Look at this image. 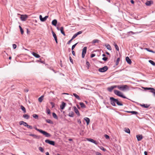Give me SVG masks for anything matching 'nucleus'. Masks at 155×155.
I'll use <instances>...</instances> for the list:
<instances>
[{"instance_id": "f257e3e1", "label": "nucleus", "mask_w": 155, "mask_h": 155, "mask_svg": "<svg viewBox=\"0 0 155 155\" xmlns=\"http://www.w3.org/2000/svg\"><path fill=\"white\" fill-rule=\"evenodd\" d=\"M110 103L112 106H115V103L119 106H122L123 105V104L119 102L117 99H115L113 97H110Z\"/></svg>"}, {"instance_id": "f03ea898", "label": "nucleus", "mask_w": 155, "mask_h": 155, "mask_svg": "<svg viewBox=\"0 0 155 155\" xmlns=\"http://www.w3.org/2000/svg\"><path fill=\"white\" fill-rule=\"evenodd\" d=\"M114 92L115 94L119 97L124 98H127V97L123 95V94L119 91L116 90H114Z\"/></svg>"}, {"instance_id": "7ed1b4c3", "label": "nucleus", "mask_w": 155, "mask_h": 155, "mask_svg": "<svg viewBox=\"0 0 155 155\" xmlns=\"http://www.w3.org/2000/svg\"><path fill=\"white\" fill-rule=\"evenodd\" d=\"M118 89L123 91H126L128 89V86L127 85H119L118 87Z\"/></svg>"}, {"instance_id": "20e7f679", "label": "nucleus", "mask_w": 155, "mask_h": 155, "mask_svg": "<svg viewBox=\"0 0 155 155\" xmlns=\"http://www.w3.org/2000/svg\"><path fill=\"white\" fill-rule=\"evenodd\" d=\"M108 69V67L106 66L103 68L99 69L98 71L101 72H104L106 71Z\"/></svg>"}, {"instance_id": "39448f33", "label": "nucleus", "mask_w": 155, "mask_h": 155, "mask_svg": "<svg viewBox=\"0 0 155 155\" xmlns=\"http://www.w3.org/2000/svg\"><path fill=\"white\" fill-rule=\"evenodd\" d=\"M40 133L43 134L46 137H49L51 136V135L50 134L42 130H41Z\"/></svg>"}, {"instance_id": "423d86ee", "label": "nucleus", "mask_w": 155, "mask_h": 155, "mask_svg": "<svg viewBox=\"0 0 155 155\" xmlns=\"http://www.w3.org/2000/svg\"><path fill=\"white\" fill-rule=\"evenodd\" d=\"M87 47H84L83 48L82 50V58H84L85 54L87 51Z\"/></svg>"}, {"instance_id": "0eeeda50", "label": "nucleus", "mask_w": 155, "mask_h": 155, "mask_svg": "<svg viewBox=\"0 0 155 155\" xmlns=\"http://www.w3.org/2000/svg\"><path fill=\"white\" fill-rule=\"evenodd\" d=\"M45 142L53 146L55 145V142L53 141L47 139L45 140Z\"/></svg>"}, {"instance_id": "6e6552de", "label": "nucleus", "mask_w": 155, "mask_h": 155, "mask_svg": "<svg viewBox=\"0 0 155 155\" xmlns=\"http://www.w3.org/2000/svg\"><path fill=\"white\" fill-rule=\"evenodd\" d=\"M48 16H46L44 18H43L41 15H39V18L40 21H41L43 22L45 21L48 18Z\"/></svg>"}, {"instance_id": "1a4fd4ad", "label": "nucleus", "mask_w": 155, "mask_h": 155, "mask_svg": "<svg viewBox=\"0 0 155 155\" xmlns=\"http://www.w3.org/2000/svg\"><path fill=\"white\" fill-rule=\"evenodd\" d=\"M29 135L30 136L33 137L34 138L36 139H39L41 138L40 136L34 134H29Z\"/></svg>"}, {"instance_id": "9d476101", "label": "nucleus", "mask_w": 155, "mask_h": 155, "mask_svg": "<svg viewBox=\"0 0 155 155\" xmlns=\"http://www.w3.org/2000/svg\"><path fill=\"white\" fill-rule=\"evenodd\" d=\"M66 105V104L64 102H62L61 104L60 105V108L63 110L65 107Z\"/></svg>"}, {"instance_id": "9b49d317", "label": "nucleus", "mask_w": 155, "mask_h": 155, "mask_svg": "<svg viewBox=\"0 0 155 155\" xmlns=\"http://www.w3.org/2000/svg\"><path fill=\"white\" fill-rule=\"evenodd\" d=\"M87 140L93 143H94V144H97V142L94 140L93 139H91V138H87Z\"/></svg>"}, {"instance_id": "f8f14e48", "label": "nucleus", "mask_w": 155, "mask_h": 155, "mask_svg": "<svg viewBox=\"0 0 155 155\" xmlns=\"http://www.w3.org/2000/svg\"><path fill=\"white\" fill-rule=\"evenodd\" d=\"M27 16L26 15H21L20 18L21 20L24 21L26 20L27 18Z\"/></svg>"}, {"instance_id": "ddd939ff", "label": "nucleus", "mask_w": 155, "mask_h": 155, "mask_svg": "<svg viewBox=\"0 0 155 155\" xmlns=\"http://www.w3.org/2000/svg\"><path fill=\"white\" fill-rule=\"evenodd\" d=\"M138 141H140L143 138V136L141 135H138L136 136Z\"/></svg>"}, {"instance_id": "4468645a", "label": "nucleus", "mask_w": 155, "mask_h": 155, "mask_svg": "<svg viewBox=\"0 0 155 155\" xmlns=\"http://www.w3.org/2000/svg\"><path fill=\"white\" fill-rule=\"evenodd\" d=\"M74 110L75 112L79 116L80 115V113L76 107L74 106Z\"/></svg>"}, {"instance_id": "2eb2a0df", "label": "nucleus", "mask_w": 155, "mask_h": 155, "mask_svg": "<svg viewBox=\"0 0 155 155\" xmlns=\"http://www.w3.org/2000/svg\"><path fill=\"white\" fill-rule=\"evenodd\" d=\"M153 4V2L152 1H147L145 3V5L147 6H150Z\"/></svg>"}, {"instance_id": "dca6fc26", "label": "nucleus", "mask_w": 155, "mask_h": 155, "mask_svg": "<svg viewBox=\"0 0 155 155\" xmlns=\"http://www.w3.org/2000/svg\"><path fill=\"white\" fill-rule=\"evenodd\" d=\"M20 125H23L25 127H27L28 124L27 123L24 122L23 121H21L19 122Z\"/></svg>"}, {"instance_id": "f3484780", "label": "nucleus", "mask_w": 155, "mask_h": 155, "mask_svg": "<svg viewBox=\"0 0 155 155\" xmlns=\"http://www.w3.org/2000/svg\"><path fill=\"white\" fill-rule=\"evenodd\" d=\"M126 112L129 113H131L132 114H138V113L136 111H126Z\"/></svg>"}, {"instance_id": "a211bd4d", "label": "nucleus", "mask_w": 155, "mask_h": 155, "mask_svg": "<svg viewBox=\"0 0 155 155\" xmlns=\"http://www.w3.org/2000/svg\"><path fill=\"white\" fill-rule=\"evenodd\" d=\"M57 23V21L56 19H54L52 21V24L55 26H56Z\"/></svg>"}, {"instance_id": "6ab92c4d", "label": "nucleus", "mask_w": 155, "mask_h": 155, "mask_svg": "<svg viewBox=\"0 0 155 155\" xmlns=\"http://www.w3.org/2000/svg\"><path fill=\"white\" fill-rule=\"evenodd\" d=\"M126 60L128 64H130L131 63V61L128 57H127L126 58Z\"/></svg>"}, {"instance_id": "aec40b11", "label": "nucleus", "mask_w": 155, "mask_h": 155, "mask_svg": "<svg viewBox=\"0 0 155 155\" xmlns=\"http://www.w3.org/2000/svg\"><path fill=\"white\" fill-rule=\"evenodd\" d=\"M82 33V31H78V32H77V33L74 34L73 36L75 38L78 35L81 34Z\"/></svg>"}, {"instance_id": "412c9836", "label": "nucleus", "mask_w": 155, "mask_h": 155, "mask_svg": "<svg viewBox=\"0 0 155 155\" xmlns=\"http://www.w3.org/2000/svg\"><path fill=\"white\" fill-rule=\"evenodd\" d=\"M32 54L34 56H35V57H36V58H38L40 57V55L38 54H37L36 53H35L34 52H32Z\"/></svg>"}, {"instance_id": "4be33fe9", "label": "nucleus", "mask_w": 155, "mask_h": 155, "mask_svg": "<svg viewBox=\"0 0 155 155\" xmlns=\"http://www.w3.org/2000/svg\"><path fill=\"white\" fill-rule=\"evenodd\" d=\"M144 89L145 90H150L151 91V92L155 91V89L151 87H144Z\"/></svg>"}, {"instance_id": "5701e85b", "label": "nucleus", "mask_w": 155, "mask_h": 155, "mask_svg": "<svg viewBox=\"0 0 155 155\" xmlns=\"http://www.w3.org/2000/svg\"><path fill=\"white\" fill-rule=\"evenodd\" d=\"M60 30L61 33L64 35L65 36V34L64 31V28L63 27H61Z\"/></svg>"}, {"instance_id": "b1692460", "label": "nucleus", "mask_w": 155, "mask_h": 155, "mask_svg": "<svg viewBox=\"0 0 155 155\" xmlns=\"http://www.w3.org/2000/svg\"><path fill=\"white\" fill-rule=\"evenodd\" d=\"M84 120L86 122L87 125H88L90 121V119L88 117H85L84 118Z\"/></svg>"}, {"instance_id": "393cba45", "label": "nucleus", "mask_w": 155, "mask_h": 155, "mask_svg": "<svg viewBox=\"0 0 155 155\" xmlns=\"http://www.w3.org/2000/svg\"><path fill=\"white\" fill-rule=\"evenodd\" d=\"M140 105L141 106L143 107L144 108H147L148 107L150 106L149 105H147V104H141Z\"/></svg>"}, {"instance_id": "a878e982", "label": "nucleus", "mask_w": 155, "mask_h": 155, "mask_svg": "<svg viewBox=\"0 0 155 155\" xmlns=\"http://www.w3.org/2000/svg\"><path fill=\"white\" fill-rule=\"evenodd\" d=\"M73 95L78 100H80L81 99L79 97V96L75 93H73Z\"/></svg>"}, {"instance_id": "bb28decb", "label": "nucleus", "mask_w": 155, "mask_h": 155, "mask_svg": "<svg viewBox=\"0 0 155 155\" xmlns=\"http://www.w3.org/2000/svg\"><path fill=\"white\" fill-rule=\"evenodd\" d=\"M105 46L107 49L109 50H111V48L110 45L109 44H107L105 45Z\"/></svg>"}, {"instance_id": "cd10ccee", "label": "nucleus", "mask_w": 155, "mask_h": 155, "mask_svg": "<svg viewBox=\"0 0 155 155\" xmlns=\"http://www.w3.org/2000/svg\"><path fill=\"white\" fill-rule=\"evenodd\" d=\"M44 96L43 95L41 96L38 98V100L39 102H41L42 101L43 99V97H44Z\"/></svg>"}, {"instance_id": "c85d7f7f", "label": "nucleus", "mask_w": 155, "mask_h": 155, "mask_svg": "<svg viewBox=\"0 0 155 155\" xmlns=\"http://www.w3.org/2000/svg\"><path fill=\"white\" fill-rule=\"evenodd\" d=\"M113 89H114V88H113L112 86H111L109 87H108L107 88V90L109 91L110 92H111Z\"/></svg>"}, {"instance_id": "c756f323", "label": "nucleus", "mask_w": 155, "mask_h": 155, "mask_svg": "<svg viewBox=\"0 0 155 155\" xmlns=\"http://www.w3.org/2000/svg\"><path fill=\"white\" fill-rule=\"evenodd\" d=\"M114 45L116 48V49L118 51H119V48L115 42L114 43Z\"/></svg>"}, {"instance_id": "7c9ffc66", "label": "nucleus", "mask_w": 155, "mask_h": 155, "mask_svg": "<svg viewBox=\"0 0 155 155\" xmlns=\"http://www.w3.org/2000/svg\"><path fill=\"white\" fill-rule=\"evenodd\" d=\"M23 117L25 118L28 119L29 117V116L28 114H25L23 115Z\"/></svg>"}, {"instance_id": "2f4dec72", "label": "nucleus", "mask_w": 155, "mask_h": 155, "mask_svg": "<svg viewBox=\"0 0 155 155\" xmlns=\"http://www.w3.org/2000/svg\"><path fill=\"white\" fill-rule=\"evenodd\" d=\"M46 122L49 124H53V122L50 119H46L45 120Z\"/></svg>"}, {"instance_id": "473e14b6", "label": "nucleus", "mask_w": 155, "mask_h": 155, "mask_svg": "<svg viewBox=\"0 0 155 155\" xmlns=\"http://www.w3.org/2000/svg\"><path fill=\"white\" fill-rule=\"evenodd\" d=\"M124 131L127 133L129 134L130 133V130L128 128H125L124 129Z\"/></svg>"}, {"instance_id": "72a5a7b5", "label": "nucleus", "mask_w": 155, "mask_h": 155, "mask_svg": "<svg viewBox=\"0 0 155 155\" xmlns=\"http://www.w3.org/2000/svg\"><path fill=\"white\" fill-rule=\"evenodd\" d=\"M21 109L23 111L24 113H25L26 112V110L25 108L21 105Z\"/></svg>"}, {"instance_id": "f704fd0d", "label": "nucleus", "mask_w": 155, "mask_h": 155, "mask_svg": "<svg viewBox=\"0 0 155 155\" xmlns=\"http://www.w3.org/2000/svg\"><path fill=\"white\" fill-rule=\"evenodd\" d=\"M145 49L149 52H151L153 53H155V51H153L152 50H150V49L149 48H145Z\"/></svg>"}, {"instance_id": "c9c22d12", "label": "nucleus", "mask_w": 155, "mask_h": 155, "mask_svg": "<svg viewBox=\"0 0 155 155\" xmlns=\"http://www.w3.org/2000/svg\"><path fill=\"white\" fill-rule=\"evenodd\" d=\"M99 41L97 39H94V40L92 41V43L93 44H94L96 43H98L99 42Z\"/></svg>"}, {"instance_id": "e433bc0d", "label": "nucleus", "mask_w": 155, "mask_h": 155, "mask_svg": "<svg viewBox=\"0 0 155 155\" xmlns=\"http://www.w3.org/2000/svg\"><path fill=\"white\" fill-rule=\"evenodd\" d=\"M149 62L153 65L154 66H155V63L153 61L151 60H149Z\"/></svg>"}, {"instance_id": "4c0bfd02", "label": "nucleus", "mask_w": 155, "mask_h": 155, "mask_svg": "<svg viewBox=\"0 0 155 155\" xmlns=\"http://www.w3.org/2000/svg\"><path fill=\"white\" fill-rule=\"evenodd\" d=\"M80 105L81 107L82 108H85L86 107L85 104L82 102H81L80 103Z\"/></svg>"}, {"instance_id": "58836bf2", "label": "nucleus", "mask_w": 155, "mask_h": 155, "mask_svg": "<svg viewBox=\"0 0 155 155\" xmlns=\"http://www.w3.org/2000/svg\"><path fill=\"white\" fill-rule=\"evenodd\" d=\"M52 115H53V117L54 118H55L56 119H58V117L55 113H52Z\"/></svg>"}, {"instance_id": "ea45409f", "label": "nucleus", "mask_w": 155, "mask_h": 155, "mask_svg": "<svg viewBox=\"0 0 155 155\" xmlns=\"http://www.w3.org/2000/svg\"><path fill=\"white\" fill-rule=\"evenodd\" d=\"M74 113L73 112L70 113L68 114V116L71 117H74Z\"/></svg>"}, {"instance_id": "a19ab883", "label": "nucleus", "mask_w": 155, "mask_h": 155, "mask_svg": "<svg viewBox=\"0 0 155 155\" xmlns=\"http://www.w3.org/2000/svg\"><path fill=\"white\" fill-rule=\"evenodd\" d=\"M86 64L87 66V69H88L90 66V64L88 61H86Z\"/></svg>"}, {"instance_id": "79ce46f5", "label": "nucleus", "mask_w": 155, "mask_h": 155, "mask_svg": "<svg viewBox=\"0 0 155 155\" xmlns=\"http://www.w3.org/2000/svg\"><path fill=\"white\" fill-rule=\"evenodd\" d=\"M19 28L20 29V30L21 32V34H23L24 33V31L22 28L21 27V26L19 25Z\"/></svg>"}, {"instance_id": "37998d69", "label": "nucleus", "mask_w": 155, "mask_h": 155, "mask_svg": "<svg viewBox=\"0 0 155 155\" xmlns=\"http://www.w3.org/2000/svg\"><path fill=\"white\" fill-rule=\"evenodd\" d=\"M52 33L53 35V36L54 38V39H56L57 38L56 35V34L53 31H52Z\"/></svg>"}, {"instance_id": "c03bdc74", "label": "nucleus", "mask_w": 155, "mask_h": 155, "mask_svg": "<svg viewBox=\"0 0 155 155\" xmlns=\"http://www.w3.org/2000/svg\"><path fill=\"white\" fill-rule=\"evenodd\" d=\"M39 150L42 152H43L44 151V149L41 147H40L38 148Z\"/></svg>"}, {"instance_id": "a18cd8bd", "label": "nucleus", "mask_w": 155, "mask_h": 155, "mask_svg": "<svg viewBox=\"0 0 155 155\" xmlns=\"http://www.w3.org/2000/svg\"><path fill=\"white\" fill-rule=\"evenodd\" d=\"M32 116L35 119H37L38 118V115L36 114H33Z\"/></svg>"}, {"instance_id": "49530a36", "label": "nucleus", "mask_w": 155, "mask_h": 155, "mask_svg": "<svg viewBox=\"0 0 155 155\" xmlns=\"http://www.w3.org/2000/svg\"><path fill=\"white\" fill-rule=\"evenodd\" d=\"M120 58H118L117 59V61H116V65H117L118 64L119 62L120 61Z\"/></svg>"}, {"instance_id": "de8ad7c7", "label": "nucleus", "mask_w": 155, "mask_h": 155, "mask_svg": "<svg viewBox=\"0 0 155 155\" xmlns=\"http://www.w3.org/2000/svg\"><path fill=\"white\" fill-rule=\"evenodd\" d=\"M46 113L48 114H50V113H51L50 110L49 109H48V108H47V109H46Z\"/></svg>"}, {"instance_id": "09e8293b", "label": "nucleus", "mask_w": 155, "mask_h": 155, "mask_svg": "<svg viewBox=\"0 0 155 155\" xmlns=\"http://www.w3.org/2000/svg\"><path fill=\"white\" fill-rule=\"evenodd\" d=\"M77 44H78V43L75 44H74V45H73L72 46V48H71V50H73L74 49V48L77 45Z\"/></svg>"}, {"instance_id": "8fccbe9b", "label": "nucleus", "mask_w": 155, "mask_h": 155, "mask_svg": "<svg viewBox=\"0 0 155 155\" xmlns=\"http://www.w3.org/2000/svg\"><path fill=\"white\" fill-rule=\"evenodd\" d=\"M100 148L101 150H103L104 151H106V149L104 148V147L102 146H101Z\"/></svg>"}, {"instance_id": "3c124183", "label": "nucleus", "mask_w": 155, "mask_h": 155, "mask_svg": "<svg viewBox=\"0 0 155 155\" xmlns=\"http://www.w3.org/2000/svg\"><path fill=\"white\" fill-rule=\"evenodd\" d=\"M34 128L35 129V130H37V131H39V132H40V133L41 131V130H41V129H38L36 127H34Z\"/></svg>"}, {"instance_id": "603ef678", "label": "nucleus", "mask_w": 155, "mask_h": 155, "mask_svg": "<svg viewBox=\"0 0 155 155\" xmlns=\"http://www.w3.org/2000/svg\"><path fill=\"white\" fill-rule=\"evenodd\" d=\"M104 137L107 139H109L110 138L109 136L107 134H105Z\"/></svg>"}, {"instance_id": "864d4df0", "label": "nucleus", "mask_w": 155, "mask_h": 155, "mask_svg": "<svg viewBox=\"0 0 155 155\" xmlns=\"http://www.w3.org/2000/svg\"><path fill=\"white\" fill-rule=\"evenodd\" d=\"M50 103L51 104L52 106V108H53L54 107V103L53 102H51Z\"/></svg>"}, {"instance_id": "5fc2aeb1", "label": "nucleus", "mask_w": 155, "mask_h": 155, "mask_svg": "<svg viewBox=\"0 0 155 155\" xmlns=\"http://www.w3.org/2000/svg\"><path fill=\"white\" fill-rule=\"evenodd\" d=\"M27 127L28 128L30 129H32L33 128V127H32V126L29 125H28V126H27Z\"/></svg>"}, {"instance_id": "6e6d98bb", "label": "nucleus", "mask_w": 155, "mask_h": 155, "mask_svg": "<svg viewBox=\"0 0 155 155\" xmlns=\"http://www.w3.org/2000/svg\"><path fill=\"white\" fill-rule=\"evenodd\" d=\"M107 59L108 58L107 57H104L102 58V59L104 61H106L107 60Z\"/></svg>"}, {"instance_id": "4d7b16f0", "label": "nucleus", "mask_w": 155, "mask_h": 155, "mask_svg": "<svg viewBox=\"0 0 155 155\" xmlns=\"http://www.w3.org/2000/svg\"><path fill=\"white\" fill-rule=\"evenodd\" d=\"M69 60L70 62L72 64H73V62L71 56L69 57Z\"/></svg>"}, {"instance_id": "13d9d810", "label": "nucleus", "mask_w": 155, "mask_h": 155, "mask_svg": "<svg viewBox=\"0 0 155 155\" xmlns=\"http://www.w3.org/2000/svg\"><path fill=\"white\" fill-rule=\"evenodd\" d=\"M17 45L16 44H13L12 45V47L14 49H15L16 48Z\"/></svg>"}, {"instance_id": "bf43d9fd", "label": "nucleus", "mask_w": 155, "mask_h": 155, "mask_svg": "<svg viewBox=\"0 0 155 155\" xmlns=\"http://www.w3.org/2000/svg\"><path fill=\"white\" fill-rule=\"evenodd\" d=\"M112 87L114 89L117 87L118 88V87H119V85H114L112 86Z\"/></svg>"}, {"instance_id": "052dcab7", "label": "nucleus", "mask_w": 155, "mask_h": 155, "mask_svg": "<svg viewBox=\"0 0 155 155\" xmlns=\"http://www.w3.org/2000/svg\"><path fill=\"white\" fill-rule=\"evenodd\" d=\"M95 56V54H92L91 55V58H92L94 57Z\"/></svg>"}, {"instance_id": "680f3d73", "label": "nucleus", "mask_w": 155, "mask_h": 155, "mask_svg": "<svg viewBox=\"0 0 155 155\" xmlns=\"http://www.w3.org/2000/svg\"><path fill=\"white\" fill-rule=\"evenodd\" d=\"M96 155H102L101 153L98 152H96Z\"/></svg>"}, {"instance_id": "e2e57ef3", "label": "nucleus", "mask_w": 155, "mask_h": 155, "mask_svg": "<svg viewBox=\"0 0 155 155\" xmlns=\"http://www.w3.org/2000/svg\"><path fill=\"white\" fill-rule=\"evenodd\" d=\"M77 121H78V123L79 124H81V121L80 119H78Z\"/></svg>"}, {"instance_id": "0e129e2a", "label": "nucleus", "mask_w": 155, "mask_h": 155, "mask_svg": "<svg viewBox=\"0 0 155 155\" xmlns=\"http://www.w3.org/2000/svg\"><path fill=\"white\" fill-rule=\"evenodd\" d=\"M72 53L73 55L74 56L75 55V53L73 50H72Z\"/></svg>"}, {"instance_id": "69168bd1", "label": "nucleus", "mask_w": 155, "mask_h": 155, "mask_svg": "<svg viewBox=\"0 0 155 155\" xmlns=\"http://www.w3.org/2000/svg\"><path fill=\"white\" fill-rule=\"evenodd\" d=\"M151 92L153 93V96L155 97V91H151Z\"/></svg>"}, {"instance_id": "338daca9", "label": "nucleus", "mask_w": 155, "mask_h": 155, "mask_svg": "<svg viewBox=\"0 0 155 155\" xmlns=\"http://www.w3.org/2000/svg\"><path fill=\"white\" fill-rule=\"evenodd\" d=\"M130 2L132 4H134V1L133 0H131Z\"/></svg>"}, {"instance_id": "774afa93", "label": "nucleus", "mask_w": 155, "mask_h": 155, "mask_svg": "<svg viewBox=\"0 0 155 155\" xmlns=\"http://www.w3.org/2000/svg\"><path fill=\"white\" fill-rule=\"evenodd\" d=\"M144 155H147V152L146 151H144Z\"/></svg>"}]
</instances>
